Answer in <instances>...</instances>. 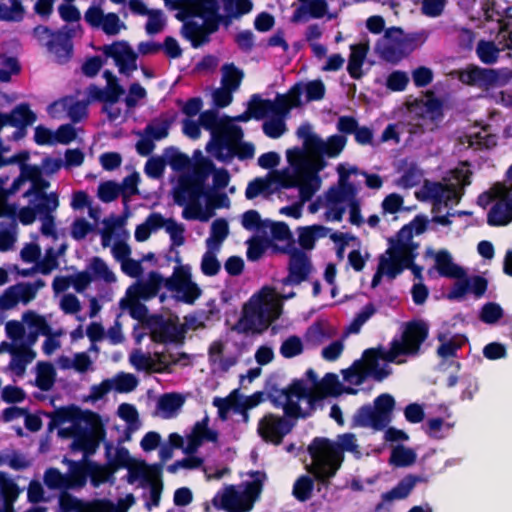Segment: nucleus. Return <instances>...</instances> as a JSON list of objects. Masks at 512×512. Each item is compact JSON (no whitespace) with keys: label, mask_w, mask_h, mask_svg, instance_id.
I'll return each instance as SVG.
<instances>
[{"label":"nucleus","mask_w":512,"mask_h":512,"mask_svg":"<svg viewBox=\"0 0 512 512\" xmlns=\"http://www.w3.org/2000/svg\"><path fill=\"white\" fill-rule=\"evenodd\" d=\"M306 375L312 383L311 388L306 387L302 380H296L287 389L275 390L269 394L274 405L281 406L289 418L305 417L312 410L314 402L325 397L352 392L349 388H344L336 374L328 373L321 381H318L312 369Z\"/></svg>","instance_id":"nucleus-1"},{"label":"nucleus","mask_w":512,"mask_h":512,"mask_svg":"<svg viewBox=\"0 0 512 512\" xmlns=\"http://www.w3.org/2000/svg\"><path fill=\"white\" fill-rule=\"evenodd\" d=\"M294 295V292L277 293L272 288L264 287L244 305L242 316L232 330L239 333H262L281 315L282 300Z\"/></svg>","instance_id":"nucleus-2"},{"label":"nucleus","mask_w":512,"mask_h":512,"mask_svg":"<svg viewBox=\"0 0 512 512\" xmlns=\"http://www.w3.org/2000/svg\"><path fill=\"white\" fill-rule=\"evenodd\" d=\"M162 286L175 291L176 297L186 303H193L201 294L200 288L191 280L188 266L176 267L169 278L151 271L145 280H139L129 286L126 293L146 301L155 297Z\"/></svg>","instance_id":"nucleus-3"},{"label":"nucleus","mask_w":512,"mask_h":512,"mask_svg":"<svg viewBox=\"0 0 512 512\" xmlns=\"http://www.w3.org/2000/svg\"><path fill=\"white\" fill-rule=\"evenodd\" d=\"M175 8L182 10L187 17H200L203 22L188 20L184 23L181 33L198 48L209 41V35L218 29V0H175Z\"/></svg>","instance_id":"nucleus-4"},{"label":"nucleus","mask_w":512,"mask_h":512,"mask_svg":"<svg viewBox=\"0 0 512 512\" xmlns=\"http://www.w3.org/2000/svg\"><path fill=\"white\" fill-rule=\"evenodd\" d=\"M212 166L211 161L203 160L197 163L192 171H187L179 177L178 186L174 189V201L179 206H184V219L207 222V217H201V198L205 195L204 185Z\"/></svg>","instance_id":"nucleus-5"},{"label":"nucleus","mask_w":512,"mask_h":512,"mask_svg":"<svg viewBox=\"0 0 512 512\" xmlns=\"http://www.w3.org/2000/svg\"><path fill=\"white\" fill-rule=\"evenodd\" d=\"M62 463L68 466L66 472L54 467L44 472V484L51 490H79L86 485L89 474L95 484L105 482L111 474L107 469L86 460L74 461L64 457Z\"/></svg>","instance_id":"nucleus-6"},{"label":"nucleus","mask_w":512,"mask_h":512,"mask_svg":"<svg viewBox=\"0 0 512 512\" xmlns=\"http://www.w3.org/2000/svg\"><path fill=\"white\" fill-rule=\"evenodd\" d=\"M308 451L313 459L309 471L324 482L340 467L344 451H352V434L340 435L336 442L327 438H315Z\"/></svg>","instance_id":"nucleus-7"},{"label":"nucleus","mask_w":512,"mask_h":512,"mask_svg":"<svg viewBox=\"0 0 512 512\" xmlns=\"http://www.w3.org/2000/svg\"><path fill=\"white\" fill-rule=\"evenodd\" d=\"M297 135L304 141V149L293 148L286 152L289 161V153L298 151L307 161V172L318 174L325 166L324 155L329 157L337 156L346 144V138L342 135L331 136L328 141H324L311 131L309 124L301 125L297 130Z\"/></svg>","instance_id":"nucleus-8"},{"label":"nucleus","mask_w":512,"mask_h":512,"mask_svg":"<svg viewBox=\"0 0 512 512\" xmlns=\"http://www.w3.org/2000/svg\"><path fill=\"white\" fill-rule=\"evenodd\" d=\"M57 422L62 425L58 435L73 438L71 449L92 454L98 447V441L91 420L79 409H62L57 412Z\"/></svg>","instance_id":"nucleus-9"},{"label":"nucleus","mask_w":512,"mask_h":512,"mask_svg":"<svg viewBox=\"0 0 512 512\" xmlns=\"http://www.w3.org/2000/svg\"><path fill=\"white\" fill-rule=\"evenodd\" d=\"M430 326L424 319H412L402 324L400 338L394 337L390 342L387 358L397 364L404 360H398L400 356L417 357L422 354V345L429 337Z\"/></svg>","instance_id":"nucleus-10"},{"label":"nucleus","mask_w":512,"mask_h":512,"mask_svg":"<svg viewBox=\"0 0 512 512\" xmlns=\"http://www.w3.org/2000/svg\"><path fill=\"white\" fill-rule=\"evenodd\" d=\"M289 164L293 169L292 178L297 180L293 187L298 188V200L291 206L283 207L280 212L294 218L302 214L304 204L312 199L321 187V178L316 173L307 172V161L298 151L289 153Z\"/></svg>","instance_id":"nucleus-11"},{"label":"nucleus","mask_w":512,"mask_h":512,"mask_svg":"<svg viewBox=\"0 0 512 512\" xmlns=\"http://www.w3.org/2000/svg\"><path fill=\"white\" fill-rule=\"evenodd\" d=\"M253 481L238 487L230 485L213 499V505L229 512H248L262 491L264 473L256 471L252 473Z\"/></svg>","instance_id":"nucleus-12"},{"label":"nucleus","mask_w":512,"mask_h":512,"mask_svg":"<svg viewBox=\"0 0 512 512\" xmlns=\"http://www.w3.org/2000/svg\"><path fill=\"white\" fill-rule=\"evenodd\" d=\"M340 179L336 186L331 187L328 192L319 197L309 205V211L316 213L320 208H326L325 219L339 221L348 208L349 221L352 222V186L348 183L349 174L341 171Z\"/></svg>","instance_id":"nucleus-13"},{"label":"nucleus","mask_w":512,"mask_h":512,"mask_svg":"<svg viewBox=\"0 0 512 512\" xmlns=\"http://www.w3.org/2000/svg\"><path fill=\"white\" fill-rule=\"evenodd\" d=\"M421 43L420 34H406L399 27H391L377 41L375 51L382 60L395 65L408 57Z\"/></svg>","instance_id":"nucleus-14"},{"label":"nucleus","mask_w":512,"mask_h":512,"mask_svg":"<svg viewBox=\"0 0 512 512\" xmlns=\"http://www.w3.org/2000/svg\"><path fill=\"white\" fill-rule=\"evenodd\" d=\"M477 203L483 208L494 203L487 215L489 226H505L512 221V188H507L505 184H494L478 196Z\"/></svg>","instance_id":"nucleus-15"},{"label":"nucleus","mask_w":512,"mask_h":512,"mask_svg":"<svg viewBox=\"0 0 512 512\" xmlns=\"http://www.w3.org/2000/svg\"><path fill=\"white\" fill-rule=\"evenodd\" d=\"M395 405V399L391 394H380L374 400V407L364 405L357 410L354 415V425L382 431L391 423Z\"/></svg>","instance_id":"nucleus-16"},{"label":"nucleus","mask_w":512,"mask_h":512,"mask_svg":"<svg viewBox=\"0 0 512 512\" xmlns=\"http://www.w3.org/2000/svg\"><path fill=\"white\" fill-rule=\"evenodd\" d=\"M5 329L10 340L22 341L23 345L30 348L36 343L39 335L51 334V327L46 319L34 311L25 312L22 321H8Z\"/></svg>","instance_id":"nucleus-17"},{"label":"nucleus","mask_w":512,"mask_h":512,"mask_svg":"<svg viewBox=\"0 0 512 512\" xmlns=\"http://www.w3.org/2000/svg\"><path fill=\"white\" fill-rule=\"evenodd\" d=\"M388 350L382 346L366 349L361 359L354 361V386L362 385L368 377L377 382H382L391 374V369L387 366L380 367L379 360L382 359L392 363L387 358Z\"/></svg>","instance_id":"nucleus-18"},{"label":"nucleus","mask_w":512,"mask_h":512,"mask_svg":"<svg viewBox=\"0 0 512 512\" xmlns=\"http://www.w3.org/2000/svg\"><path fill=\"white\" fill-rule=\"evenodd\" d=\"M146 328L151 339L158 343H183L184 328L178 324L177 317L165 318L161 315H151L146 320Z\"/></svg>","instance_id":"nucleus-19"},{"label":"nucleus","mask_w":512,"mask_h":512,"mask_svg":"<svg viewBox=\"0 0 512 512\" xmlns=\"http://www.w3.org/2000/svg\"><path fill=\"white\" fill-rule=\"evenodd\" d=\"M293 169L290 168L283 170H273L266 177L256 178L251 181L247 188L245 195L248 199H254L257 196L268 197L275 192L274 184H280L284 188H290L297 183L295 178H292Z\"/></svg>","instance_id":"nucleus-20"},{"label":"nucleus","mask_w":512,"mask_h":512,"mask_svg":"<svg viewBox=\"0 0 512 512\" xmlns=\"http://www.w3.org/2000/svg\"><path fill=\"white\" fill-rule=\"evenodd\" d=\"M209 418L206 416L202 421L197 422L191 433L187 436V445L184 446V439L177 433L169 436V446L173 448H181L187 455H193L204 441L215 442L217 440V432L208 428Z\"/></svg>","instance_id":"nucleus-21"},{"label":"nucleus","mask_w":512,"mask_h":512,"mask_svg":"<svg viewBox=\"0 0 512 512\" xmlns=\"http://www.w3.org/2000/svg\"><path fill=\"white\" fill-rule=\"evenodd\" d=\"M458 80L464 85L489 91L501 85L500 73L491 68L470 64L457 72Z\"/></svg>","instance_id":"nucleus-22"},{"label":"nucleus","mask_w":512,"mask_h":512,"mask_svg":"<svg viewBox=\"0 0 512 512\" xmlns=\"http://www.w3.org/2000/svg\"><path fill=\"white\" fill-rule=\"evenodd\" d=\"M294 425L295 422L289 418L268 413L259 420L257 433L265 442L279 445Z\"/></svg>","instance_id":"nucleus-23"},{"label":"nucleus","mask_w":512,"mask_h":512,"mask_svg":"<svg viewBox=\"0 0 512 512\" xmlns=\"http://www.w3.org/2000/svg\"><path fill=\"white\" fill-rule=\"evenodd\" d=\"M16 208L7 203V194L0 189V216H8L9 223L0 227V251H8L13 249L17 240V222L15 219Z\"/></svg>","instance_id":"nucleus-24"},{"label":"nucleus","mask_w":512,"mask_h":512,"mask_svg":"<svg viewBox=\"0 0 512 512\" xmlns=\"http://www.w3.org/2000/svg\"><path fill=\"white\" fill-rule=\"evenodd\" d=\"M422 478L417 475L408 474L402 478L395 487L381 495V501L375 506L374 512H389L393 507L394 500H402L409 496Z\"/></svg>","instance_id":"nucleus-25"},{"label":"nucleus","mask_w":512,"mask_h":512,"mask_svg":"<svg viewBox=\"0 0 512 512\" xmlns=\"http://www.w3.org/2000/svg\"><path fill=\"white\" fill-rule=\"evenodd\" d=\"M455 279V283L447 294L449 300H462L469 292L476 298H481L488 288V280L480 275L468 277L465 273L464 277Z\"/></svg>","instance_id":"nucleus-26"},{"label":"nucleus","mask_w":512,"mask_h":512,"mask_svg":"<svg viewBox=\"0 0 512 512\" xmlns=\"http://www.w3.org/2000/svg\"><path fill=\"white\" fill-rule=\"evenodd\" d=\"M85 20L94 28H100L109 35L115 36L126 29L125 23L115 13L105 14L99 7H90L84 15Z\"/></svg>","instance_id":"nucleus-27"},{"label":"nucleus","mask_w":512,"mask_h":512,"mask_svg":"<svg viewBox=\"0 0 512 512\" xmlns=\"http://www.w3.org/2000/svg\"><path fill=\"white\" fill-rule=\"evenodd\" d=\"M105 55L112 57L122 74L130 76L137 69V54L125 41H118L102 48Z\"/></svg>","instance_id":"nucleus-28"},{"label":"nucleus","mask_w":512,"mask_h":512,"mask_svg":"<svg viewBox=\"0 0 512 512\" xmlns=\"http://www.w3.org/2000/svg\"><path fill=\"white\" fill-rule=\"evenodd\" d=\"M262 401L263 393L261 392L255 393L248 397H244L238 392V390H234L226 398H215L213 404L218 408L220 418L225 420L227 418V412L230 409H252Z\"/></svg>","instance_id":"nucleus-29"},{"label":"nucleus","mask_w":512,"mask_h":512,"mask_svg":"<svg viewBox=\"0 0 512 512\" xmlns=\"http://www.w3.org/2000/svg\"><path fill=\"white\" fill-rule=\"evenodd\" d=\"M59 506L60 512H111V506L103 501H84L68 491H61Z\"/></svg>","instance_id":"nucleus-30"},{"label":"nucleus","mask_w":512,"mask_h":512,"mask_svg":"<svg viewBox=\"0 0 512 512\" xmlns=\"http://www.w3.org/2000/svg\"><path fill=\"white\" fill-rule=\"evenodd\" d=\"M311 269L307 255L302 251L294 250L290 254L289 275L282 280L283 285L300 284L307 279Z\"/></svg>","instance_id":"nucleus-31"},{"label":"nucleus","mask_w":512,"mask_h":512,"mask_svg":"<svg viewBox=\"0 0 512 512\" xmlns=\"http://www.w3.org/2000/svg\"><path fill=\"white\" fill-rule=\"evenodd\" d=\"M73 33V29L65 26L55 34H51V39L46 43L48 50L60 63L66 62L71 57L72 43L70 38Z\"/></svg>","instance_id":"nucleus-32"},{"label":"nucleus","mask_w":512,"mask_h":512,"mask_svg":"<svg viewBox=\"0 0 512 512\" xmlns=\"http://www.w3.org/2000/svg\"><path fill=\"white\" fill-rule=\"evenodd\" d=\"M32 300V291L27 288L26 282H20L7 288L0 296V308L11 310L19 303L27 305Z\"/></svg>","instance_id":"nucleus-33"},{"label":"nucleus","mask_w":512,"mask_h":512,"mask_svg":"<svg viewBox=\"0 0 512 512\" xmlns=\"http://www.w3.org/2000/svg\"><path fill=\"white\" fill-rule=\"evenodd\" d=\"M112 464L114 466V470H116L119 467H126L129 470V481L133 483L134 481L138 480L141 476V474L146 473L149 465L145 464L144 462H138L129 454V451L124 448L120 447L117 448L114 454V458L112 460Z\"/></svg>","instance_id":"nucleus-34"},{"label":"nucleus","mask_w":512,"mask_h":512,"mask_svg":"<svg viewBox=\"0 0 512 512\" xmlns=\"http://www.w3.org/2000/svg\"><path fill=\"white\" fill-rule=\"evenodd\" d=\"M6 116L8 124L17 128L13 134V138L16 140L23 138L26 133V127L36 121V114L30 110L27 104L16 106Z\"/></svg>","instance_id":"nucleus-35"},{"label":"nucleus","mask_w":512,"mask_h":512,"mask_svg":"<svg viewBox=\"0 0 512 512\" xmlns=\"http://www.w3.org/2000/svg\"><path fill=\"white\" fill-rule=\"evenodd\" d=\"M103 228L99 231L102 237V246L104 248L111 246L113 238H129V232L124 228L126 218L111 215L102 221Z\"/></svg>","instance_id":"nucleus-36"},{"label":"nucleus","mask_w":512,"mask_h":512,"mask_svg":"<svg viewBox=\"0 0 512 512\" xmlns=\"http://www.w3.org/2000/svg\"><path fill=\"white\" fill-rule=\"evenodd\" d=\"M451 175L455 183L447 184L448 189L443 202L445 206L450 202L458 203L464 194L465 187L471 184L472 172L469 169L456 168L452 170Z\"/></svg>","instance_id":"nucleus-37"},{"label":"nucleus","mask_w":512,"mask_h":512,"mask_svg":"<svg viewBox=\"0 0 512 512\" xmlns=\"http://www.w3.org/2000/svg\"><path fill=\"white\" fill-rule=\"evenodd\" d=\"M144 474H141L140 478L143 481V486L149 489L150 501L147 503L148 509L152 506H158L163 490V483L161 480V466H150Z\"/></svg>","instance_id":"nucleus-38"},{"label":"nucleus","mask_w":512,"mask_h":512,"mask_svg":"<svg viewBox=\"0 0 512 512\" xmlns=\"http://www.w3.org/2000/svg\"><path fill=\"white\" fill-rule=\"evenodd\" d=\"M447 189V184L425 180L420 192L416 193V197L420 201H431L432 212L436 213L445 202Z\"/></svg>","instance_id":"nucleus-39"},{"label":"nucleus","mask_w":512,"mask_h":512,"mask_svg":"<svg viewBox=\"0 0 512 512\" xmlns=\"http://www.w3.org/2000/svg\"><path fill=\"white\" fill-rule=\"evenodd\" d=\"M435 266L440 276L446 278H461L465 276V269L453 262L449 251L442 249L434 255Z\"/></svg>","instance_id":"nucleus-40"},{"label":"nucleus","mask_w":512,"mask_h":512,"mask_svg":"<svg viewBox=\"0 0 512 512\" xmlns=\"http://www.w3.org/2000/svg\"><path fill=\"white\" fill-rule=\"evenodd\" d=\"M231 121V118H225L223 125H220L219 135H217L214 140V142L225 144L229 157L233 149H235V146L241 143L243 138L241 127L231 124Z\"/></svg>","instance_id":"nucleus-41"},{"label":"nucleus","mask_w":512,"mask_h":512,"mask_svg":"<svg viewBox=\"0 0 512 512\" xmlns=\"http://www.w3.org/2000/svg\"><path fill=\"white\" fill-rule=\"evenodd\" d=\"M302 89L299 85H295L288 95H280L275 101H272L271 113L276 117L283 118L292 107H298L301 104Z\"/></svg>","instance_id":"nucleus-42"},{"label":"nucleus","mask_w":512,"mask_h":512,"mask_svg":"<svg viewBox=\"0 0 512 512\" xmlns=\"http://www.w3.org/2000/svg\"><path fill=\"white\" fill-rule=\"evenodd\" d=\"M466 137L468 146L474 150H489L494 148L498 142V136L492 133L490 125L483 126L479 131L470 133Z\"/></svg>","instance_id":"nucleus-43"},{"label":"nucleus","mask_w":512,"mask_h":512,"mask_svg":"<svg viewBox=\"0 0 512 512\" xmlns=\"http://www.w3.org/2000/svg\"><path fill=\"white\" fill-rule=\"evenodd\" d=\"M0 490L3 495L0 512H14V502L20 495L18 485L4 473H0Z\"/></svg>","instance_id":"nucleus-44"},{"label":"nucleus","mask_w":512,"mask_h":512,"mask_svg":"<svg viewBox=\"0 0 512 512\" xmlns=\"http://www.w3.org/2000/svg\"><path fill=\"white\" fill-rule=\"evenodd\" d=\"M184 404V398L177 393L162 395L157 402V411L165 418L174 417Z\"/></svg>","instance_id":"nucleus-45"},{"label":"nucleus","mask_w":512,"mask_h":512,"mask_svg":"<svg viewBox=\"0 0 512 512\" xmlns=\"http://www.w3.org/2000/svg\"><path fill=\"white\" fill-rule=\"evenodd\" d=\"M36 357L35 351L27 345H22L17 353L12 355V360L9 364V368L16 375L21 376L26 370V365L31 363Z\"/></svg>","instance_id":"nucleus-46"},{"label":"nucleus","mask_w":512,"mask_h":512,"mask_svg":"<svg viewBox=\"0 0 512 512\" xmlns=\"http://www.w3.org/2000/svg\"><path fill=\"white\" fill-rule=\"evenodd\" d=\"M24 15L25 8L20 0H0V20L19 22Z\"/></svg>","instance_id":"nucleus-47"},{"label":"nucleus","mask_w":512,"mask_h":512,"mask_svg":"<svg viewBox=\"0 0 512 512\" xmlns=\"http://www.w3.org/2000/svg\"><path fill=\"white\" fill-rule=\"evenodd\" d=\"M141 300L142 299L138 297L126 294V296L121 299L119 306L121 309H129L130 315L134 319L141 321L146 326V320L150 316H148L147 307L140 302Z\"/></svg>","instance_id":"nucleus-48"},{"label":"nucleus","mask_w":512,"mask_h":512,"mask_svg":"<svg viewBox=\"0 0 512 512\" xmlns=\"http://www.w3.org/2000/svg\"><path fill=\"white\" fill-rule=\"evenodd\" d=\"M417 455L411 448L397 445L391 451L389 463L395 467H409L416 462Z\"/></svg>","instance_id":"nucleus-49"},{"label":"nucleus","mask_w":512,"mask_h":512,"mask_svg":"<svg viewBox=\"0 0 512 512\" xmlns=\"http://www.w3.org/2000/svg\"><path fill=\"white\" fill-rule=\"evenodd\" d=\"M36 385L43 391H49L55 382L56 371L54 366L48 362H39L36 366Z\"/></svg>","instance_id":"nucleus-50"},{"label":"nucleus","mask_w":512,"mask_h":512,"mask_svg":"<svg viewBox=\"0 0 512 512\" xmlns=\"http://www.w3.org/2000/svg\"><path fill=\"white\" fill-rule=\"evenodd\" d=\"M59 206L58 196L56 193H39L34 200V209L39 217L52 215Z\"/></svg>","instance_id":"nucleus-51"},{"label":"nucleus","mask_w":512,"mask_h":512,"mask_svg":"<svg viewBox=\"0 0 512 512\" xmlns=\"http://www.w3.org/2000/svg\"><path fill=\"white\" fill-rule=\"evenodd\" d=\"M106 79V86L104 88L106 103L115 104L125 94V89L119 84L117 77L109 70L103 73Z\"/></svg>","instance_id":"nucleus-52"},{"label":"nucleus","mask_w":512,"mask_h":512,"mask_svg":"<svg viewBox=\"0 0 512 512\" xmlns=\"http://www.w3.org/2000/svg\"><path fill=\"white\" fill-rule=\"evenodd\" d=\"M329 229L321 225H313L299 229V244L305 249H312L317 238L324 237Z\"/></svg>","instance_id":"nucleus-53"},{"label":"nucleus","mask_w":512,"mask_h":512,"mask_svg":"<svg viewBox=\"0 0 512 512\" xmlns=\"http://www.w3.org/2000/svg\"><path fill=\"white\" fill-rule=\"evenodd\" d=\"M221 71L222 86L235 92L241 84L244 76L243 72L232 63L223 65Z\"/></svg>","instance_id":"nucleus-54"},{"label":"nucleus","mask_w":512,"mask_h":512,"mask_svg":"<svg viewBox=\"0 0 512 512\" xmlns=\"http://www.w3.org/2000/svg\"><path fill=\"white\" fill-rule=\"evenodd\" d=\"M428 219L424 215H416L414 219L404 225L397 233V237L405 238L406 241H410L413 238V231L417 235L424 233L427 229Z\"/></svg>","instance_id":"nucleus-55"},{"label":"nucleus","mask_w":512,"mask_h":512,"mask_svg":"<svg viewBox=\"0 0 512 512\" xmlns=\"http://www.w3.org/2000/svg\"><path fill=\"white\" fill-rule=\"evenodd\" d=\"M228 233V222L222 218L215 220L211 225V236L206 240V246L220 249V245L228 236Z\"/></svg>","instance_id":"nucleus-56"},{"label":"nucleus","mask_w":512,"mask_h":512,"mask_svg":"<svg viewBox=\"0 0 512 512\" xmlns=\"http://www.w3.org/2000/svg\"><path fill=\"white\" fill-rule=\"evenodd\" d=\"M162 215L159 213H152L148 216L146 221L136 227L135 238L137 241H145L149 238L152 231L161 228Z\"/></svg>","instance_id":"nucleus-57"},{"label":"nucleus","mask_w":512,"mask_h":512,"mask_svg":"<svg viewBox=\"0 0 512 512\" xmlns=\"http://www.w3.org/2000/svg\"><path fill=\"white\" fill-rule=\"evenodd\" d=\"M477 56L484 64H494L499 58L500 50L492 41L480 40L476 48Z\"/></svg>","instance_id":"nucleus-58"},{"label":"nucleus","mask_w":512,"mask_h":512,"mask_svg":"<svg viewBox=\"0 0 512 512\" xmlns=\"http://www.w3.org/2000/svg\"><path fill=\"white\" fill-rule=\"evenodd\" d=\"M217 247H207V251L204 253L201 260V271L207 276L216 275L221 269V263L217 259Z\"/></svg>","instance_id":"nucleus-59"},{"label":"nucleus","mask_w":512,"mask_h":512,"mask_svg":"<svg viewBox=\"0 0 512 512\" xmlns=\"http://www.w3.org/2000/svg\"><path fill=\"white\" fill-rule=\"evenodd\" d=\"M423 178V172L417 164H410L403 172L402 176L398 179V186L404 189H410L420 184Z\"/></svg>","instance_id":"nucleus-60"},{"label":"nucleus","mask_w":512,"mask_h":512,"mask_svg":"<svg viewBox=\"0 0 512 512\" xmlns=\"http://www.w3.org/2000/svg\"><path fill=\"white\" fill-rule=\"evenodd\" d=\"M130 363L137 370H145L147 372H161V369L156 368V361L150 354H144L140 350H134L129 357Z\"/></svg>","instance_id":"nucleus-61"},{"label":"nucleus","mask_w":512,"mask_h":512,"mask_svg":"<svg viewBox=\"0 0 512 512\" xmlns=\"http://www.w3.org/2000/svg\"><path fill=\"white\" fill-rule=\"evenodd\" d=\"M118 415L127 423V432L132 433L139 429L140 420L136 408L128 403L118 407Z\"/></svg>","instance_id":"nucleus-62"},{"label":"nucleus","mask_w":512,"mask_h":512,"mask_svg":"<svg viewBox=\"0 0 512 512\" xmlns=\"http://www.w3.org/2000/svg\"><path fill=\"white\" fill-rule=\"evenodd\" d=\"M161 228H165L175 246H182L185 242L183 224L177 223L174 219H166L162 216Z\"/></svg>","instance_id":"nucleus-63"},{"label":"nucleus","mask_w":512,"mask_h":512,"mask_svg":"<svg viewBox=\"0 0 512 512\" xmlns=\"http://www.w3.org/2000/svg\"><path fill=\"white\" fill-rule=\"evenodd\" d=\"M224 121L225 119L220 120L218 118V112L216 110H206L202 112L199 117L200 125L211 131L213 141L216 136L219 135L220 125H223Z\"/></svg>","instance_id":"nucleus-64"}]
</instances>
